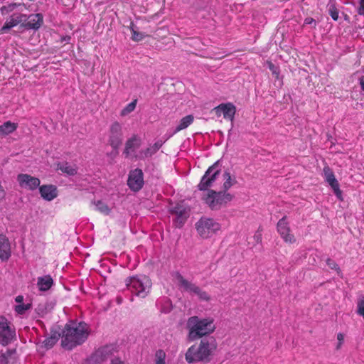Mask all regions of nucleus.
Here are the masks:
<instances>
[{
    "label": "nucleus",
    "mask_w": 364,
    "mask_h": 364,
    "mask_svg": "<svg viewBox=\"0 0 364 364\" xmlns=\"http://www.w3.org/2000/svg\"><path fill=\"white\" fill-rule=\"evenodd\" d=\"M16 340L15 327L4 316H0V344L6 346Z\"/></svg>",
    "instance_id": "obj_5"
},
{
    "label": "nucleus",
    "mask_w": 364,
    "mask_h": 364,
    "mask_svg": "<svg viewBox=\"0 0 364 364\" xmlns=\"http://www.w3.org/2000/svg\"><path fill=\"white\" fill-rule=\"evenodd\" d=\"M326 264L332 269H335V270L338 269V267L337 264L333 260H332L331 259H328L326 260Z\"/></svg>",
    "instance_id": "obj_38"
},
{
    "label": "nucleus",
    "mask_w": 364,
    "mask_h": 364,
    "mask_svg": "<svg viewBox=\"0 0 364 364\" xmlns=\"http://www.w3.org/2000/svg\"><path fill=\"white\" fill-rule=\"evenodd\" d=\"M11 255V244L8 237L0 234V259L2 262L8 261Z\"/></svg>",
    "instance_id": "obj_15"
},
{
    "label": "nucleus",
    "mask_w": 364,
    "mask_h": 364,
    "mask_svg": "<svg viewBox=\"0 0 364 364\" xmlns=\"http://www.w3.org/2000/svg\"><path fill=\"white\" fill-rule=\"evenodd\" d=\"M163 143L164 142L161 140L157 141L153 145H151L146 149V151L144 153V156L145 157L151 156L162 146Z\"/></svg>",
    "instance_id": "obj_28"
},
{
    "label": "nucleus",
    "mask_w": 364,
    "mask_h": 364,
    "mask_svg": "<svg viewBox=\"0 0 364 364\" xmlns=\"http://www.w3.org/2000/svg\"><path fill=\"white\" fill-rule=\"evenodd\" d=\"M53 279L50 275H44L38 277L37 287L40 291H46L53 285Z\"/></svg>",
    "instance_id": "obj_18"
},
{
    "label": "nucleus",
    "mask_w": 364,
    "mask_h": 364,
    "mask_svg": "<svg viewBox=\"0 0 364 364\" xmlns=\"http://www.w3.org/2000/svg\"><path fill=\"white\" fill-rule=\"evenodd\" d=\"M359 4L360 6H364V0H360Z\"/></svg>",
    "instance_id": "obj_49"
},
{
    "label": "nucleus",
    "mask_w": 364,
    "mask_h": 364,
    "mask_svg": "<svg viewBox=\"0 0 364 364\" xmlns=\"http://www.w3.org/2000/svg\"><path fill=\"white\" fill-rule=\"evenodd\" d=\"M196 225L197 232L204 238L210 237L220 228L218 223L210 218H201Z\"/></svg>",
    "instance_id": "obj_7"
},
{
    "label": "nucleus",
    "mask_w": 364,
    "mask_h": 364,
    "mask_svg": "<svg viewBox=\"0 0 364 364\" xmlns=\"http://www.w3.org/2000/svg\"><path fill=\"white\" fill-rule=\"evenodd\" d=\"M216 347L217 344L213 338L203 339L199 346H193L188 349L186 360L188 363L203 360L213 354Z\"/></svg>",
    "instance_id": "obj_2"
},
{
    "label": "nucleus",
    "mask_w": 364,
    "mask_h": 364,
    "mask_svg": "<svg viewBox=\"0 0 364 364\" xmlns=\"http://www.w3.org/2000/svg\"><path fill=\"white\" fill-rule=\"evenodd\" d=\"M235 113V107L229 103V119L232 121L233 115Z\"/></svg>",
    "instance_id": "obj_40"
},
{
    "label": "nucleus",
    "mask_w": 364,
    "mask_h": 364,
    "mask_svg": "<svg viewBox=\"0 0 364 364\" xmlns=\"http://www.w3.org/2000/svg\"><path fill=\"white\" fill-rule=\"evenodd\" d=\"M58 168L69 176H73L77 173L76 166L67 162L58 164Z\"/></svg>",
    "instance_id": "obj_24"
},
{
    "label": "nucleus",
    "mask_w": 364,
    "mask_h": 364,
    "mask_svg": "<svg viewBox=\"0 0 364 364\" xmlns=\"http://www.w3.org/2000/svg\"><path fill=\"white\" fill-rule=\"evenodd\" d=\"M93 205H95L96 210L105 215H109L113 208V206L107 205L104 200H101L94 201Z\"/></svg>",
    "instance_id": "obj_21"
},
{
    "label": "nucleus",
    "mask_w": 364,
    "mask_h": 364,
    "mask_svg": "<svg viewBox=\"0 0 364 364\" xmlns=\"http://www.w3.org/2000/svg\"><path fill=\"white\" fill-rule=\"evenodd\" d=\"M90 334V328L85 322L70 321L64 328L62 335V346L67 349L84 343Z\"/></svg>",
    "instance_id": "obj_1"
},
{
    "label": "nucleus",
    "mask_w": 364,
    "mask_h": 364,
    "mask_svg": "<svg viewBox=\"0 0 364 364\" xmlns=\"http://www.w3.org/2000/svg\"><path fill=\"white\" fill-rule=\"evenodd\" d=\"M213 112L218 117L223 115L224 118H226L228 117V104L224 103L220 105L219 106L215 107L213 109Z\"/></svg>",
    "instance_id": "obj_29"
},
{
    "label": "nucleus",
    "mask_w": 364,
    "mask_h": 364,
    "mask_svg": "<svg viewBox=\"0 0 364 364\" xmlns=\"http://www.w3.org/2000/svg\"><path fill=\"white\" fill-rule=\"evenodd\" d=\"M329 13L333 20L336 21L338 18V12L335 8H331Z\"/></svg>",
    "instance_id": "obj_39"
},
{
    "label": "nucleus",
    "mask_w": 364,
    "mask_h": 364,
    "mask_svg": "<svg viewBox=\"0 0 364 364\" xmlns=\"http://www.w3.org/2000/svg\"><path fill=\"white\" fill-rule=\"evenodd\" d=\"M262 230L259 228L254 234V235L249 238L247 242L248 245L251 249L255 247L257 245L261 244L262 242Z\"/></svg>",
    "instance_id": "obj_25"
},
{
    "label": "nucleus",
    "mask_w": 364,
    "mask_h": 364,
    "mask_svg": "<svg viewBox=\"0 0 364 364\" xmlns=\"http://www.w3.org/2000/svg\"><path fill=\"white\" fill-rule=\"evenodd\" d=\"M27 16L21 14V12H14L10 16H9L1 28V33H6L11 28L17 26L21 22L26 21Z\"/></svg>",
    "instance_id": "obj_11"
},
{
    "label": "nucleus",
    "mask_w": 364,
    "mask_h": 364,
    "mask_svg": "<svg viewBox=\"0 0 364 364\" xmlns=\"http://www.w3.org/2000/svg\"><path fill=\"white\" fill-rule=\"evenodd\" d=\"M314 23V20L312 18H306L304 21L305 24H311Z\"/></svg>",
    "instance_id": "obj_44"
},
{
    "label": "nucleus",
    "mask_w": 364,
    "mask_h": 364,
    "mask_svg": "<svg viewBox=\"0 0 364 364\" xmlns=\"http://www.w3.org/2000/svg\"><path fill=\"white\" fill-rule=\"evenodd\" d=\"M127 289L134 295L145 298L149 293L152 283L145 275L134 276L126 280Z\"/></svg>",
    "instance_id": "obj_4"
},
{
    "label": "nucleus",
    "mask_w": 364,
    "mask_h": 364,
    "mask_svg": "<svg viewBox=\"0 0 364 364\" xmlns=\"http://www.w3.org/2000/svg\"><path fill=\"white\" fill-rule=\"evenodd\" d=\"M58 338L55 336H50L44 341V344L46 348H51L58 341Z\"/></svg>",
    "instance_id": "obj_36"
},
{
    "label": "nucleus",
    "mask_w": 364,
    "mask_h": 364,
    "mask_svg": "<svg viewBox=\"0 0 364 364\" xmlns=\"http://www.w3.org/2000/svg\"><path fill=\"white\" fill-rule=\"evenodd\" d=\"M268 68L271 71H273L274 70H275L277 68V67H275L273 63H272L271 62L268 63Z\"/></svg>",
    "instance_id": "obj_46"
},
{
    "label": "nucleus",
    "mask_w": 364,
    "mask_h": 364,
    "mask_svg": "<svg viewBox=\"0 0 364 364\" xmlns=\"http://www.w3.org/2000/svg\"><path fill=\"white\" fill-rule=\"evenodd\" d=\"M358 11L359 14L364 15V6L360 5Z\"/></svg>",
    "instance_id": "obj_45"
},
{
    "label": "nucleus",
    "mask_w": 364,
    "mask_h": 364,
    "mask_svg": "<svg viewBox=\"0 0 364 364\" xmlns=\"http://www.w3.org/2000/svg\"><path fill=\"white\" fill-rule=\"evenodd\" d=\"M323 175H324L326 181L333 188L335 194L337 196V197L341 198V191L339 188V183L338 182V181L336 180L332 170L328 166L324 167L323 168Z\"/></svg>",
    "instance_id": "obj_14"
},
{
    "label": "nucleus",
    "mask_w": 364,
    "mask_h": 364,
    "mask_svg": "<svg viewBox=\"0 0 364 364\" xmlns=\"http://www.w3.org/2000/svg\"><path fill=\"white\" fill-rule=\"evenodd\" d=\"M15 350H7L6 353H2L0 355V362L1 364H9V359H11L13 355L15 354Z\"/></svg>",
    "instance_id": "obj_31"
},
{
    "label": "nucleus",
    "mask_w": 364,
    "mask_h": 364,
    "mask_svg": "<svg viewBox=\"0 0 364 364\" xmlns=\"http://www.w3.org/2000/svg\"><path fill=\"white\" fill-rule=\"evenodd\" d=\"M226 183H227V181H225V182L224 183V186H225V187L226 186Z\"/></svg>",
    "instance_id": "obj_51"
},
{
    "label": "nucleus",
    "mask_w": 364,
    "mask_h": 364,
    "mask_svg": "<svg viewBox=\"0 0 364 364\" xmlns=\"http://www.w3.org/2000/svg\"><path fill=\"white\" fill-rule=\"evenodd\" d=\"M27 19H29L27 23L28 27L33 29H38L43 23V16L41 14L31 15Z\"/></svg>",
    "instance_id": "obj_20"
},
{
    "label": "nucleus",
    "mask_w": 364,
    "mask_h": 364,
    "mask_svg": "<svg viewBox=\"0 0 364 364\" xmlns=\"http://www.w3.org/2000/svg\"><path fill=\"white\" fill-rule=\"evenodd\" d=\"M177 279L186 289L195 293L199 296L200 299L203 300H207L208 299V295L206 292L202 291L199 287L195 286L194 284H190L188 282L183 279V278L180 274H177Z\"/></svg>",
    "instance_id": "obj_16"
},
{
    "label": "nucleus",
    "mask_w": 364,
    "mask_h": 364,
    "mask_svg": "<svg viewBox=\"0 0 364 364\" xmlns=\"http://www.w3.org/2000/svg\"><path fill=\"white\" fill-rule=\"evenodd\" d=\"M17 181L21 188L33 191L40 186V180L26 173H21L17 176Z\"/></svg>",
    "instance_id": "obj_12"
},
{
    "label": "nucleus",
    "mask_w": 364,
    "mask_h": 364,
    "mask_svg": "<svg viewBox=\"0 0 364 364\" xmlns=\"http://www.w3.org/2000/svg\"><path fill=\"white\" fill-rule=\"evenodd\" d=\"M337 339L338 341V346H337V348H340L341 345L343 344V340H344V335L341 333H339L338 335H337Z\"/></svg>",
    "instance_id": "obj_41"
},
{
    "label": "nucleus",
    "mask_w": 364,
    "mask_h": 364,
    "mask_svg": "<svg viewBox=\"0 0 364 364\" xmlns=\"http://www.w3.org/2000/svg\"><path fill=\"white\" fill-rule=\"evenodd\" d=\"M114 350V347L112 346H105L100 349H99L93 355V358L96 360L100 357H106L107 354L111 353L112 350Z\"/></svg>",
    "instance_id": "obj_30"
},
{
    "label": "nucleus",
    "mask_w": 364,
    "mask_h": 364,
    "mask_svg": "<svg viewBox=\"0 0 364 364\" xmlns=\"http://www.w3.org/2000/svg\"><path fill=\"white\" fill-rule=\"evenodd\" d=\"M272 72V74L274 75H275L276 77H279V72L277 70V68H276L275 70H274Z\"/></svg>",
    "instance_id": "obj_48"
},
{
    "label": "nucleus",
    "mask_w": 364,
    "mask_h": 364,
    "mask_svg": "<svg viewBox=\"0 0 364 364\" xmlns=\"http://www.w3.org/2000/svg\"><path fill=\"white\" fill-rule=\"evenodd\" d=\"M173 212L176 215V218L175 220L176 225L181 226L188 217L186 210L185 209H181L179 207H176Z\"/></svg>",
    "instance_id": "obj_22"
},
{
    "label": "nucleus",
    "mask_w": 364,
    "mask_h": 364,
    "mask_svg": "<svg viewBox=\"0 0 364 364\" xmlns=\"http://www.w3.org/2000/svg\"><path fill=\"white\" fill-rule=\"evenodd\" d=\"M140 142L141 140L138 136H132L126 143V150L127 152L134 151L136 148L139 146Z\"/></svg>",
    "instance_id": "obj_27"
},
{
    "label": "nucleus",
    "mask_w": 364,
    "mask_h": 364,
    "mask_svg": "<svg viewBox=\"0 0 364 364\" xmlns=\"http://www.w3.org/2000/svg\"><path fill=\"white\" fill-rule=\"evenodd\" d=\"M123 134L122 125L115 122L112 124L109 129V141L110 145L114 148H118L122 142Z\"/></svg>",
    "instance_id": "obj_10"
},
{
    "label": "nucleus",
    "mask_w": 364,
    "mask_h": 364,
    "mask_svg": "<svg viewBox=\"0 0 364 364\" xmlns=\"http://www.w3.org/2000/svg\"><path fill=\"white\" fill-rule=\"evenodd\" d=\"M203 199L211 209H218L226 203L227 194L225 191H209L203 194Z\"/></svg>",
    "instance_id": "obj_8"
},
{
    "label": "nucleus",
    "mask_w": 364,
    "mask_h": 364,
    "mask_svg": "<svg viewBox=\"0 0 364 364\" xmlns=\"http://www.w3.org/2000/svg\"><path fill=\"white\" fill-rule=\"evenodd\" d=\"M18 128V124L11 121H6L0 124V137H5L15 132Z\"/></svg>",
    "instance_id": "obj_19"
},
{
    "label": "nucleus",
    "mask_w": 364,
    "mask_h": 364,
    "mask_svg": "<svg viewBox=\"0 0 364 364\" xmlns=\"http://www.w3.org/2000/svg\"><path fill=\"white\" fill-rule=\"evenodd\" d=\"M144 35L141 33H139L134 30H132V39L135 41H139L142 40Z\"/></svg>",
    "instance_id": "obj_37"
},
{
    "label": "nucleus",
    "mask_w": 364,
    "mask_h": 364,
    "mask_svg": "<svg viewBox=\"0 0 364 364\" xmlns=\"http://www.w3.org/2000/svg\"><path fill=\"white\" fill-rule=\"evenodd\" d=\"M136 100H134V101L128 104L124 109H122L121 116H127V114L133 112L136 108Z\"/></svg>",
    "instance_id": "obj_32"
},
{
    "label": "nucleus",
    "mask_w": 364,
    "mask_h": 364,
    "mask_svg": "<svg viewBox=\"0 0 364 364\" xmlns=\"http://www.w3.org/2000/svg\"><path fill=\"white\" fill-rule=\"evenodd\" d=\"M31 308V305L29 304H17L15 306V311L17 314L23 315L26 311H28Z\"/></svg>",
    "instance_id": "obj_34"
},
{
    "label": "nucleus",
    "mask_w": 364,
    "mask_h": 364,
    "mask_svg": "<svg viewBox=\"0 0 364 364\" xmlns=\"http://www.w3.org/2000/svg\"><path fill=\"white\" fill-rule=\"evenodd\" d=\"M166 353L162 350H159L156 353V364H166Z\"/></svg>",
    "instance_id": "obj_35"
},
{
    "label": "nucleus",
    "mask_w": 364,
    "mask_h": 364,
    "mask_svg": "<svg viewBox=\"0 0 364 364\" xmlns=\"http://www.w3.org/2000/svg\"><path fill=\"white\" fill-rule=\"evenodd\" d=\"M229 186H230V178L229 177V181H228Z\"/></svg>",
    "instance_id": "obj_50"
},
{
    "label": "nucleus",
    "mask_w": 364,
    "mask_h": 364,
    "mask_svg": "<svg viewBox=\"0 0 364 364\" xmlns=\"http://www.w3.org/2000/svg\"><path fill=\"white\" fill-rule=\"evenodd\" d=\"M360 85L362 90L364 91V76L360 78Z\"/></svg>",
    "instance_id": "obj_47"
},
{
    "label": "nucleus",
    "mask_w": 364,
    "mask_h": 364,
    "mask_svg": "<svg viewBox=\"0 0 364 364\" xmlns=\"http://www.w3.org/2000/svg\"><path fill=\"white\" fill-rule=\"evenodd\" d=\"M21 6V4L17 3H9L6 5H4L0 8V12L1 15L5 16L11 13H14L17 8Z\"/></svg>",
    "instance_id": "obj_26"
},
{
    "label": "nucleus",
    "mask_w": 364,
    "mask_h": 364,
    "mask_svg": "<svg viewBox=\"0 0 364 364\" xmlns=\"http://www.w3.org/2000/svg\"><path fill=\"white\" fill-rule=\"evenodd\" d=\"M111 364H124V363L119 358H114L112 360Z\"/></svg>",
    "instance_id": "obj_43"
},
{
    "label": "nucleus",
    "mask_w": 364,
    "mask_h": 364,
    "mask_svg": "<svg viewBox=\"0 0 364 364\" xmlns=\"http://www.w3.org/2000/svg\"><path fill=\"white\" fill-rule=\"evenodd\" d=\"M189 329V338L195 340L207 334L211 333L215 329V325L212 318H199L198 316H192L188 318L187 323Z\"/></svg>",
    "instance_id": "obj_3"
},
{
    "label": "nucleus",
    "mask_w": 364,
    "mask_h": 364,
    "mask_svg": "<svg viewBox=\"0 0 364 364\" xmlns=\"http://www.w3.org/2000/svg\"><path fill=\"white\" fill-rule=\"evenodd\" d=\"M221 161H217L210 166L198 185L200 191H206L218 179L221 171Z\"/></svg>",
    "instance_id": "obj_6"
},
{
    "label": "nucleus",
    "mask_w": 364,
    "mask_h": 364,
    "mask_svg": "<svg viewBox=\"0 0 364 364\" xmlns=\"http://www.w3.org/2000/svg\"><path fill=\"white\" fill-rule=\"evenodd\" d=\"M277 228L279 234L285 242L293 244L296 242V237L291 232V229L288 222L287 221L286 216L283 217L278 221Z\"/></svg>",
    "instance_id": "obj_9"
},
{
    "label": "nucleus",
    "mask_w": 364,
    "mask_h": 364,
    "mask_svg": "<svg viewBox=\"0 0 364 364\" xmlns=\"http://www.w3.org/2000/svg\"><path fill=\"white\" fill-rule=\"evenodd\" d=\"M15 301L16 303H18V304H23V296H21V295H18L17 296L16 298H15Z\"/></svg>",
    "instance_id": "obj_42"
},
{
    "label": "nucleus",
    "mask_w": 364,
    "mask_h": 364,
    "mask_svg": "<svg viewBox=\"0 0 364 364\" xmlns=\"http://www.w3.org/2000/svg\"><path fill=\"white\" fill-rule=\"evenodd\" d=\"M41 197L48 201H51L58 196V191L55 186L43 185L39 187Z\"/></svg>",
    "instance_id": "obj_17"
},
{
    "label": "nucleus",
    "mask_w": 364,
    "mask_h": 364,
    "mask_svg": "<svg viewBox=\"0 0 364 364\" xmlns=\"http://www.w3.org/2000/svg\"><path fill=\"white\" fill-rule=\"evenodd\" d=\"M127 184L132 191H139L144 185L142 171L138 168L132 171L129 175Z\"/></svg>",
    "instance_id": "obj_13"
},
{
    "label": "nucleus",
    "mask_w": 364,
    "mask_h": 364,
    "mask_svg": "<svg viewBox=\"0 0 364 364\" xmlns=\"http://www.w3.org/2000/svg\"><path fill=\"white\" fill-rule=\"evenodd\" d=\"M357 314L364 319V296H360L357 301Z\"/></svg>",
    "instance_id": "obj_33"
},
{
    "label": "nucleus",
    "mask_w": 364,
    "mask_h": 364,
    "mask_svg": "<svg viewBox=\"0 0 364 364\" xmlns=\"http://www.w3.org/2000/svg\"><path fill=\"white\" fill-rule=\"evenodd\" d=\"M193 119H194V117L191 114L187 115V116L183 117L180 120L177 127H176L174 132L176 133L178 132H180V131L187 128L190 124H191L193 123Z\"/></svg>",
    "instance_id": "obj_23"
}]
</instances>
